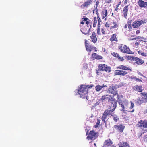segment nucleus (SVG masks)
<instances>
[{
	"label": "nucleus",
	"instance_id": "1",
	"mask_svg": "<svg viewBox=\"0 0 147 147\" xmlns=\"http://www.w3.org/2000/svg\"><path fill=\"white\" fill-rule=\"evenodd\" d=\"M92 86L81 85L79 87L78 90H76L75 91L76 95L78 94L80 97L86 100L88 99V89L92 88Z\"/></svg>",
	"mask_w": 147,
	"mask_h": 147
},
{
	"label": "nucleus",
	"instance_id": "2",
	"mask_svg": "<svg viewBox=\"0 0 147 147\" xmlns=\"http://www.w3.org/2000/svg\"><path fill=\"white\" fill-rule=\"evenodd\" d=\"M131 105L129 107V103L127 100H121L119 102V104L121 106V111H122L123 112L125 113L126 111L133 112L134 111V109H133L134 107V103L131 101L130 102Z\"/></svg>",
	"mask_w": 147,
	"mask_h": 147
},
{
	"label": "nucleus",
	"instance_id": "3",
	"mask_svg": "<svg viewBox=\"0 0 147 147\" xmlns=\"http://www.w3.org/2000/svg\"><path fill=\"white\" fill-rule=\"evenodd\" d=\"M101 99L103 102H106L111 103V105H113L114 108H116L117 102L114 99L112 96L109 95H104L102 96Z\"/></svg>",
	"mask_w": 147,
	"mask_h": 147
},
{
	"label": "nucleus",
	"instance_id": "4",
	"mask_svg": "<svg viewBox=\"0 0 147 147\" xmlns=\"http://www.w3.org/2000/svg\"><path fill=\"white\" fill-rule=\"evenodd\" d=\"M118 48L121 50V52L123 53L130 54H134V52L131 51L129 48L125 45L121 44L119 46Z\"/></svg>",
	"mask_w": 147,
	"mask_h": 147
},
{
	"label": "nucleus",
	"instance_id": "5",
	"mask_svg": "<svg viewBox=\"0 0 147 147\" xmlns=\"http://www.w3.org/2000/svg\"><path fill=\"white\" fill-rule=\"evenodd\" d=\"M146 22L147 20L146 19L144 20L135 21L133 22L132 24V26L134 28H137L140 25L146 23Z\"/></svg>",
	"mask_w": 147,
	"mask_h": 147
},
{
	"label": "nucleus",
	"instance_id": "6",
	"mask_svg": "<svg viewBox=\"0 0 147 147\" xmlns=\"http://www.w3.org/2000/svg\"><path fill=\"white\" fill-rule=\"evenodd\" d=\"M97 137L98 135L94 131H90L87 138L88 140H94L97 138Z\"/></svg>",
	"mask_w": 147,
	"mask_h": 147
},
{
	"label": "nucleus",
	"instance_id": "7",
	"mask_svg": "<svg viewBox=\"0 0 147 147\" xmlns=\"http://www.w3.org/2000/svg\"><path fill=\"white\" fill-rule=\"evenodd\" d=\"M111 109L109 110H106L104 112H106V115L107 116L111 115L112 116V114L113 113L112 112L114 111L116 108H114V106L113 105H111Z\"/></svg>",
	"mask_w": 147,
	"mask_h": 147
},
{
	"label": "nucleus",
	"instance_id": "8",
	"mask_svg": "<svg viewBox=\"0 0 147 147\" xmlns=\"http://www.w3.org/2000/svg\"><path fill=\"white\" fill-rule=\"evenodd\" d=\"M108 90L110 93L113 94L114 95H116L117 94V89L114 86H110Z\"/></svg>",
	"mask_w": 147,
	"mask_h": 147
},
{
	"label": "nucleus",
	"instance_id": "9",
	"mask_svg": "<svg viewBox=\"0 0 147 147\" xmlns=\"http://www.w3.org/2000/svg\"><path fill=\"white\" fill-rule=\"evenodd\" d=\"M115 128L118 131L120 132H122L123 131L125 127L122 124L119 125H115L114 126Z\"/></svg>",
	"mask_w": 147,
	"mask_h": 147
},
{
	"label": "nucleus",
	"instance_id": "10",
	"mask_svg": "<svg viewBox=\"0 0 147 147\" xmlns=\"http://www.w3.org/2000/svg\"><path fill=\"white\" fill-rule=\"evenodd\" d=\"M86 40H85V47L86 49V50L88 51L89 52H91L92 50L94 49H96V48L95 47H94L92 46H89Z\"/></svg>",
	"mask_w": 147,
	"mask_h": 147
},
{
	"label": "nucleus",
	"instance_id": "11",
	"mask_svg": "<svg viewBox=\"0 0 147 147\" xmlns=\"http://www.w3.org/2000/svg\"><path fill=\"white\" fill-rule=\"evenodd\" d=\"M138 3L140 7L146 8L147 6V2H144L143 0H139Z\"/></svg>",
	"mask_w": 147,
	"mask_h": 147
},
{
	"label": "nucleus",
	"instance_id": "12",
	"mask_svg": "<svg viewBox=\"0 0 147 147\" xmlns=\"http://www.w3.org/2000/svg\"><path fill=\"white\" fill-rule=\"evenodd\" d=\"M135 103L137 105H140L142 103H145L143 98H138L135 101Z\"/></svg>",
	"mask_w": 147,
	"mask_h": 147
},
{
	"label": "nucleus",
	"instance_id": "13",
	"mask_svg": "<svg viewBox=\"0 0 147 147\" xmlns=\"http://www.w3.org/2000/svg\"><path fill=\"white\" fill-rule=\"evenodd\" d=\"M108 15V11L107 9H105L102 11V19H105V21L107 20V15Z\"/></svg>",
	"mask_w": 147,
	"mask_h": 147
},
{
	"label": "nucleus",
	"instance_id": "14",
	"mask_svg": "<svg viewBox=\"0 0 147 147\" xmlns=\"http://www.w3.org/2000/svg\"><path fill=\"white\" fill-rule=\"evenodd\" d=\"M134 90L139 92H141L143 90L142 86L141 85H136L133 87Z\"/></svg>",
	"mask_w": 147,
	"mask_h": 147
},
{
	"label": "nucleus",
	"instance_id": "15",
	"mask_svg": "<svg viewBox=\"0 0 147 147\" xmlns=\"http://www.w3.org/2000/svg\"><path fill=\"white\" fill-rule=\"evenodd\" d=\"M118 145L119 147H130L127 142H119Z\"/></svg>",
	"mask_w": 147,
	"mask_h": 147
},
{
	"label": "nucleus",
	"instance_id": "16",
	"mask_svg": "<svg viewBox=\"0 0 147 147\" xmlns=\"http://www.w3.org/2000/svg\"><path fill=\"white\" fill-rule=\"evenodd\" d=\"M92 58L93 59H100L102 58V57L97 54L96 53H94L92 54Z\"/></svg>",
	"mask_w": 147,
	"mask_h": 147
},
{
	"label": "nucleus",
	"instance_id": "17",
	"mask_svg": "<svg viewBox=\"0 0 147 147\" xmlns=\"http://www.w3.org/2000/svg\"><path fill=\"white\" fill-rule=\"evenodd\" d=\"M116 74L124 76L127 74V72L124 71L118 70L115 71Z\"/></svg>",
	"mask_w": 147,
	"mask_h": 147
},
{
	"label": "nucleus",
	"instance_id": "18",
	"mask_svg": "<svg viewBox=\"0 0 147 147\" xmlns=\"http://www.w3.org/2000/svg\"><path fill=\"white\" fill-rule=\"evenodd\" d=\"M93 0H88L87 1L85 2L82 5V7H88L91 3Z\"/></svg>",
	"mask_w": 147,
	"mask_h": 147
},
{
	"label": "nucleus",
	"instance_id": "19",
	"mask_svg": "<svg viewBox=\"0 0 147 147\" xmlns=\"http://www.w3.org/2000/svg\"><path fill=\"white\" fill-rule=\"evenodd\" d=\"M91 38L92 41L94 43H95L97 40V38L96 37V34L95 32H93L92 35L90 36Z\"/></svg>",
	"mask_w": 147,
	"mask_h": 147
},
{
	"label": "nucleus",
	"instance_id": "20",
	"mask_svg": "<svg viewBox=\"0 0 147 147\" xmlns=\"http://www.w3.org/2000/svg\"><path fill=\"white\" fill-rule=\"evenodd\" d=\"M118 69H123L125 70H130L131 71V69L127 67V66L123 65H119V66L118 67Z\"/></svg>",
	"mask_w": 147,
	"mask_h": 147
},
{
	"label": "nucleus",
	"instance_id": "21",
	"mask_svg": "<svg viewBox=\"0 0 147 147\" xmlns=\"http://www.w3.org/2000/svg\"><path fill=\"white\" fill-rule=\"evenodd\" d=\"M141 96L143 98L145 103L147 102V93L142 92L141 93Z\"/></svg>",
	"mask_w": 147,
	"mask_h": 147
},
{
	"label": "nucleus",
	"instance_id": "22",
	"mask_svg": "<svg viewBox=\"0 0 147 147\" xmlns=\"http://www.w3.org/2000/svg\"><path fill=\"white\" fill-rule=\"evenodd\" d=\"M104 143V145H107V146L110 147L112 144V142L110 139L107 140L105 141Z\"/></svg>",
	"mask_w": 147,
	"mask_h": 147
},
{
	"label": "nucleus",
	"instance_id": "23",
	"mask_svg": "<svg viewBox=\"0 0 147 147\" xmlns=\"http://www.w3.org/2000/svg\"><path fill=\"white\" fill-rule=\"evenodd\" d=\"M128 5L125 6L124 8L123 9V15L125 18H126L127 16V12L128 11Z\"/></svg>",
	"mask_w": 147,
	"mask_h": 147
},
{
	"label": "nucleus",
	"instance_id": "24",
	"mask_svg": "<svg viewBox=\"0 0 147 147\" xmlns=\"http://www.w3.org/2000/svg\"><path fill=\"white\" fill-rule=\"evenodd\" d=\"M107 87V86L104 85L102 86L98 85L95 87L96 90L97 91H99L103 87Z\"/></svg>",
	"mask_w": 147,
	"mask_h": 147
},
{
	"label": "nucleus",
	"instance_id": "25",
	"mask_svg": "<svg viewBox=\"0 0 147 147\" xmlns=\"http://www.w3.org/2000/svg\"><path fill=\"white\" fill-rule=\"evenodd\" d=\"M135 61L136 62V63L138 65H141L144 62L143 60L137 57H136Z\"/></svg>",
	"mask_w": 147,
	"mask_h": 147
},
{
	"label": "nucleus",
	"instance_id": "26",
	"mask_svg": "<svg viewBox=\"0 0 147 147\" xmlns=\"http://www.w3.org/2000/svg\"><path fill=\"white\" fill-rule=\"evenodd\" d=\"M107 116L106 115V112H104L103 115L102 117V120L105 123L107 119Z\"/></svg>",
	"mask_w": 147,
	"mask_h": 147
},
{
	"label": "nucleus",
	"instance_id": "27",
	"mask_svg": "<svg viewBox=\"0 0 147 147\" xmlns=\"http://www.w3.org/2000/svg\"><path fill=\"white\" fill-rule=\"evenodd\" d=\"M116 34H114L112 35L110 39V40L111 41H117V39L116 38Z\"/></svg>",
	"mask_w": 147,
	"mask_h": 147
},
{
	"label": "nucleus",
	"instance_id": "28",
	"mask_svg": "<svg viewBox=\"0 0 147 147\" xmlns=\"http://www.w3.org/2000/svg\"><path fill=\"white\" fill-rule=\"evenodd\" d=\"M111 117L115 121L117 122L119 120V118L116 115L113 114H112Z\"/></svg>",
	"mask_w": 147,
	"mask_h": 147
},
{
	"label": "nucleus",
	"instance_id": "29",
	"mask_svg": "<svg viewBox=\"0 0 147 147\" xmlns=\"http://www.w3.org/2000/svg\"><path fill=\"white\" fill-rule=\"evenodd\" d=\"M106 65L104 64H100L98 66L99 69L101 70L104 71Z\"/></svg>",
	"mask_w": 147,
	"mask_h": 147
},
{
	"label": "nucleus",
	"instance_id": "30",
	"mask_svg": "<svg viewBox=\"0 0 147 147\" xmlns=\"http://www.w3.org/2000/svg\"><path fill=\"white\" fill-rule=\"evenodd\" d=\"M104 71H105L107 73H109L111 71V68L107 65H106L105 68V70H104Z\"/></svg>",
	"mask_w": 147,
	"mask_h": 147
},
{
	"label": "nucleus",
	"instance_id": "31",
	"mask_svg": "<svg viewBox=\"0 0 147 147\" xmlns=\"http://www.w3.org/2000/svg\"><path fill=\"white\" fill-rule=\"evenodd\" d=\"M136 57L131 56H128L127 58L129 60L135 61Z\"/></svg>",
	"mask_w": 147,
	"mask_h": 147
},
{
	"label": "nucleus",
	"instance_id": "32",
	"mask_svg": "<svg viewBox=\"0 0 147 147\" xmlns=\"http://www.w3.org/2000/svg\"><path fill=\"white\" fill-rule=\"evenodd\" d=\"M113 25L111 26V28H116L117 26V24L116 23L115 21H113Z\"/></svg>",
	"mask_w": 147,
	"mask_h": 147
},
{
	"label": "nucleus",
	"instance_id": "33",
	"mask_svg": "<svg viewBox=\"0 0 147 147\" xmlns=\"http://www.w3.org/2000/svg\"><path fill=\"white\" fill-rule=\"evenodd\" d=\"M94 21H93V27H94L96 26V25L97 23V18L96 17H94Z\"/></svg>",
	"mask_w": 147,
	"mask_h": 147
},
{
	"label": "nucleus",
	"instance_id": "34",
	"mask_svg": "<svg viewBox=\"0 0 147 147\" xmlns=\"http://www.w3.org/2000/svg\"><path fill=\"white\" fill-rule=\"evenodd\" d=\"M138 53L139 54H140L141 55L143 56H146V53H144L143 52H142L141 51H139L138 52Z\"/></svg>",
	"mask_w": 147,
	"mask_h": 147
},
{
	"label": "nucleus",
	"instance_id": "35",
	"mask_svg": "<svg viewBox=\"0 0 147 147\" xmlns=\"http://www.w3.org/2000/svg\"><path fill=\"white\" fill-rule=\"evenodd\" d=\"M112 54L113 56L115 57L119 58L120 56L118 54L115 52H113Z\"/></svg>",
	"mask_w": 147,
	"mask_h": 147
},
{
	"label": "nucleus",
	"instance_id": "36",
	"mask_svg": "<svg viewBox=\"0 0 147 147\" xmlns=\"http://www.w3.org/2000/svg\"><path fill=\"white\" fill-rule=\"evenodd\" d=\"M133 78L134 80L137 81H141V80L140 79H139L138 78H136V77H133Z\"/></svg>",
	"mask_w": 147,
	"mask_h": 147
},
{
	"label": "nucleus",
	"instance_id": "37",
	"mask_svg": "<svg viewBox=\"0 0 147 147\" xmlns=\"http://www.w3.org/2000/svg\"><path fill=\"white\" fill-rule=\"evenodd\" d=\"M88 65L86 64H84L83 65V68L84 69H86L88 68Z\"/></svg>",
	"mask_w": 147,
	"mask_h": 147
},
{
	"label": "nucleus",
	"instance_id": "38",
	"mask_svg": "<svg viewBox=\"0 0 147 147\" xmlns=\"http://www.w3.org/2000/svg\"><path fill=\"white\" fill-rule=\"evenodd\" d=\"M90 28L88 30L87 32H86V33H85L84 32L82 31L81 30V31L84 34L86 35L88 34V33L90 31Z\"/></svg>",
	"mask_w": 147,
	"mask_h": 147
},
{
	"label": "nucleus",
	"instance_id": "39",
	"mask_svg": "<svg viewBox=\"0 0 147 147\" xmlns=\"http://www.w3.org/2000/svg\"><path fill=\"white\" fill-rule=\"evenodd\" d=\"M98 19V23H100L101 22V20L100 18L99 17V16H98L97 17V19Z\"/></svg>",
	"mask_w": 147,
	"mask_h": 147
},
{
	"label": "nucleus",
	"instance_id": "40",
	"mask_svg": "<svg viewBox=\"0 0 147 147\" xmlns=\"http://www.w3.org/2000/svg\"><path fill=\"white\" fill-rule=\"evenodd\" d=\"M139 44V43L138 42H136V43L135 44L134 47H136L137 48L138 47Z\"/></svg>",
	"mask_w": 147,
	"mask_h": 147
},
{
	"label": "nucleus",
	"instance_id": "41",
	"mask_svg": "<svg viewBox=\"0 0 147 147\" xmlns=\"http://www.w3.org/2000/svg\"><path fill=\"white\" fill-rule=\"evenodd\" d=\"M105 2L107 3H110L111 2V0H105Z\"/></svg>",
	"mask_w": 147,
	"mask_h": 147
},
{
	"label": "nucleus",
	"instance_id": "42",
	"mask_svg": "<svg viewBox=\"0 0 147 147\" xmlns=\"http://www.w3.org/2000/svg\"><path fill=\"white\" fill-rule=\"evenodd\" d=\"M100 28H97V33L98 35L100 34Z\"/></svg>",
	"mask_w": 147,
	"mask_h": 147
},
{
	"label": "nucleus",
	"instance_id": "43",
	"mask_svg": "<svg viewBox=\"0 0 147 147\" xmlns=\"http://www.w3.org/2000/svg\"><path fill=\"white\" fill-rule=\"evenodd\" d=\"M105 26L107 27H109L110 26V25H109V24H108L107 23H106L105 24Z\"/></svg>",
	"mask_w": 147,
	"mask_h": 147
},
{
	"label": "nucleus",
	"instance_id": "44",
	"mask_svg": "<svg viewBox=\"0 0 147 147\" xmlns=\"http://www.w3.org/2000/svg\"><path fill=\"white\" fill-rule=\"evenodd\" d=\"M128 28L129 29V30H130L132 28V27L131 25L129 24L128 26Z\"/></svg>",
	"mask_w": 147,
	"mask_h": 147
},
{
	"label": "nucleus",
	"instance_id": "45",
	"mask_svg": "<svg viewBox=\"0 0 147 147\" xmlns=\"http://www.w3.org/2000/svg\"><path fill=\"white\" fill-rule=\"evenodd\" d=\"M83 20L85 21H87V20L88 19V18H87L85 17V18H83Z\"/></svg>",
	"mask_w": 147,
	"mask_h": 147
},
{
	"label": "nucleus",
	"instance_id": "46",
	"mask_svg": "<svg viewBox=\"0 0 147 147\" xmlns=\"http://www.w3.org/2000/svg\"><path fill=\"white\" fill-rule=\"evenodd\" d=\"M101 31H102V34H104L105 33V31L103 29V28H102V29L101 28Z\"/></svg>",
	"mask_w": 147,
	"mask_h": 147
},
{
	"label": "nucleus",
	"instance_id": "47",
	"mask_svg": "<svg viewBox=\"0 0 147 147\" xmlns=\"http://www.w3.org/2000/svg\"><path fill=\"white\" fill-rule=\"evenodd\" d=\"M100 23L98 22V28H100Z\"/></svg>",
	"mask_w": 147,
	"mask_h": 147
},
{
	"label": "nucleus",
	"instance_id": "48",
	"mask_svg": "<svg viewBox=\"0 0 147 147\" xmlns=\"http://www.w3.org/2000/svg\"><path fill=\"white\" fill-rule=\"evenodd\" d=\"M99 3V2L98 1H97L96 2V7L98 6V5Z\"/></svg>",
	"mask_w": 147,
	"mask_h": 147
},
{
	"label": "nucleus",
	"instance_id": "49",
	"mask_svg": "<svg viewBox=\"0 0 147 147\" xmlns=\"http://www.w3.org/2000/svg\"><path fill=\"white\" fill-rule=\"evenodd\" d=\"M99 102H96L94 105L95 106H96L97 105H99Z\"/></svg>",
	"mask_w": 147,
	"mask_h": 147
},
{
	"label": "nucleus",
	"instance_id": "50",
	"mask_svg": "<svg viewBox=\"0 0 147 147\" xmlns=\"http://www.w3.org/2000/svg\"><path fill=\"white\" fill-rule=\"evenodd\" d=\"M121 3V2H120L118 4L116 5V7H118L119 6V5H120Z\"/></svg>",
	"mask_w": 147,
	"mask_h": 147
},
{
	"label": "nucleus",
	"instance_id": "51",
	"mask_svg": "<svg viewBox=\"0 0 147 147\" xmlns=\"http://www.w3.org/2000/svg\"><path fill=\"white\" fill-rule=\"evenodd\" d=\"M136 39L137 38H133L131 39V40H136Z\"/></svg>",
	"mask_w": 147,
	"mask_h": 147
},
{
	"label": "nucleus",
	"instance_id": "52",
	"mask_svg": "<svg viewBox=\"0 0 147 147\" xmlns=\"http://www.w3.org/2000/svg\"><path fill=\"white\" fill-rule=\"evenodd\" d=\"M140 32V30H138L136 32V34H138Z\"/></svg>",
	"mask_w": 147,
	"mask_h": 147
},
{
	"label": "nucleus",
	"instance_id": "53",
	"mask_svg": "<svg viewBox=\"0 0 147 147\" xmlns=\"http://www.w3.org/2000/svg\"><path fill=\"white\" fill-rule=\"evenodd\" d=\"M86 24L87 25H88L89 24V22L88 21H86Z\"/></svg>",
	"mask_w": 147,
	"mask_h": 147
},
{
	"label": "nucleus",
	"instance_id": "54",
	"mask_svg": "<svg viewBox=\"0 0 147 147\" xmlns=\"http://www.w3.org/2000/svg\"><path fill=\"white\" fill-rule=\"evenodd\" d=\"M98 125L97 124H96L95 125V128H97L98 127Z\"/></svg>",
	"mask_w": 147,
	"mask_h": 147
},
{
	"label": "nucleus",
	"instance_id": "55",
	"mask_svg": "<svg viewBox=\"0 0 147 147\" xmlns=\"http://www.w3.org/2000/svg\"><path fill=\"white\" fill-rule=\"evenodd\" d=\"M118 7H116V8H115V10L116 11H117L118 10Z\"/></svg>",
	"mask_w": 147,
	"mask_h": 147
},
{
	"label": "nucleus",
	"instance_id": "56",
	"mask_svg": "<svg viewBox=\"0 0 147 147\" xmlns=\"http://www.w3.org/2000/svg\"><path fill=\"white\" fill-rule=\"evenodd\" d=\"M127 25L126 24L125 25V26H124L125 28H127Z\"/></svg>",
	"mask_w": 147,
	"mask_h": 147
},
{
	"label": "nucleus",
	"instance_id": "57",
	"mask_svg": "<svg viewBox=\"0 0 147 147\" xmlns=\"http://www.w3.org/2000/svg\"><path fill=\"white\" fill-rule=\"evenodd\" d=\"M100 123V121L98 120L97 123L96 124H97L99 125Z\"/></svg>",
	"mask_w": 147,
	"mask_h": 147
},
{
	"label": "nucleus",
	"instance_id": "58",
	"mask_svg": "<svg viewBox=\"0 0 147 147\" xmlns=\"http://www.w3.org/2000/svg\"><path fill=\"white\" fill-rule=\"evenodd\" d=\"M127 76V78H129V79H130V76Z\"/></svg>",
	"mask_w": 147,
	"mask_h": 147
},
{
	"label": "nucleus",
	"instance_id": "59",
	"mask_svg": "<svg viewBox=\"0 0 147 147\" xmlns=\"http://www.w3.org/2000/svg\"><path fill=\"white\" fill-rule=\"evenodd\" d=\"M127 76V78H129V79H130V76Z\"/></svg>",
	"mask_w": 147,
	"mask_h": 147
},
{
	"label": "nucleus",
	"instance_id": "60",
	"mask_svg": "<svg viewBox=\"0 0 147 147\" xmlns=\"http://www.w3.org/2000/svg\"><path fill=\"white\" fill-rule=\"evenodd\" d=\"M84 22L83 21L81 22V24H84Z\"/></svg>",
	"mask_w": 147,
	"mask_h": 147
},
{
	"label": "nucleus",
	"instance_id": "61",
	"mask_svg": "<svg viewBox=\"0 0 147 147\" xmlns=\"http://www.w3.org/2000/svg\"><path fill=\"white\" fill-rule=\"evenodd\" d=\"M127 2V0H125V1H124V3H126Z\"/></svg>",
	"mask_w": 147,
	"mask_h": 147
},
{
	"label": "nucleus",
	"instance_id": "62",
	"mask_svg": "<svg viewBox=\"0 0 147 147\" xmlns=\"http://www.w3.org/2000/svg\"><path fill=\"white\" fill-rule=\"evenodd\" d=\"M94 147H96V144L95 143H94Z\"/></svg>",
	"mask_w": 147,
	"mask_h": 147
},
{
	"label": "nucleus",
	"instance_id": "63",
	"mask_svg": "<svg viewBox=\"0 0 147 147\" xmlns=\"http://www.w3.org/2000/svg\"><path fill=\"white\" fill-rule=\"evenodd\" d=\"M145 112L146 113H147V109H146L145 110Z\"/></svg>",
	"mask_w": 147,
	"mask_h": 147
},
{
	"label": "nucleus",
	"instance_id": "64",
	"mask_svg": "<svg viewBox=\"0 0 147 147\" xmlns=\"http://www.w3.org/2000/svg\"><path fill=\"white\" fill-rule=\"evenodd\" d=\"M110 147H115V146H110Z\"/></svg>",
	"mask_w": 147,
	"mask_h": 147
}]
</instances>
